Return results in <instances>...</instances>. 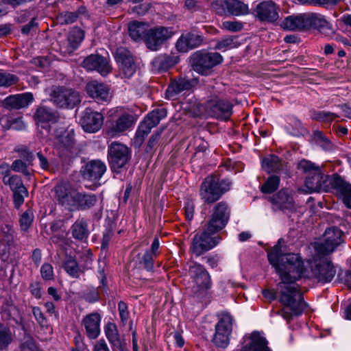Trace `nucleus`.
I'll list each match as a JSON object with an SVG mask.
<instances>
[{
    "instance_id": "f257e3e1",
    "label": "nucleus",
    "mask_w": 351,
    "mask_h": 351,
    "mask_svg": "<svg viewBox=\"0 0 351 351\" xmlns=\"http://www.w3.org/2000/svg\"><path fill=\"white\" fill-rule=\"evenodd\" d=\"M267 250L269 263L275 268L281 281L277 285L279 301L284 306L280 313L288 322L293 315H300L306 308L301 290L295 282L302 278L299 269L298 258L294 253L283 254L281 243Z\"/></svg>"
},
{
    "instance_id": "f03ea898",
    "label": "nucleus",
    "mask_w": 351,
    "mask_h": 351,
    "mask_svg": "<svg viewBox=\"0 0 351 351\" xmlns=\"http://www.w3.org/2000/svg\"><path fill=\"white\" fill-rule=\"evenodd\" d=\"M298 256L300 263L299 269L302 273V278H314L322 283L330 282L336 274V270L332 262L322 254H317L313 259L307 262V267L304 266L301 256Z\"/></svg>"
},
{
    "instance_id": "7ed1b4c3",
    "label": "nucleus",
    "mask_w": 351,
    "mask_h": 351,
    "mask_svg": "<svg viewBox=\"0 0 351 351\" xmlns=\"http://www.w3.org/2000/svg\"><path fill=\"white\" fill-rule=\"evenodd\" d=\"M298 169L307 174L305 185L309 193L327 191L330 189V178L322 168L310 160L303 159L298 162Z\"/></svg>"
},
{
    "instance_id": "20e7f679",
    "label": "nucleus",
    "mask_w": 351,
    "mask_h": 351,
    "mask_svg": "<svg viewBox=\"0 0 351 351\" xmlns=\"http://www.w3.org/2000/svg\"><path fill=\"white\" fill-rule=\"evenodd\" d=\"M232 182L229 179H219L215 176L206 177L201 184L199 195L206 204H213L218 201L228 191Z\"/></svg>"
},
{
    "instance_id": "39448f33",
    "label": "nucleus",
    "mask_w": 351,
    "mask_h": 351,
    "mask_svg": "<svg viewBox=\"0 0 351 351\" xmlns=\"http://www.w3.org/2000/svg\"><path fill=\"white\" fill-rule=\"evenodd\" d=\"M187 274L189 277L190 289L194 296L199 298L210 288L211 281L208 272L203 265L192 262L189 265Z\"/></svg>"
},
{
    "instance_id": "423d86ee",
    "label": "nucleus",
    "mask_w": 351,
    "mask_h": 351,
    "mask_svg": "<svg viewBox=\"0 0 351 351\" xmlns=\"http://www.w3.org/2000/svg\"><path fill=\"white\" fill-rule=\"evenodd\" d=\"M114 115L111 114L112 118L107 123L105 134L110 138H114L123 135L134 124L132 114L126 112L121 108L113 110Z\"/></svg>"
},
{
    "instance_id": "0eeeda50",
    "label": "nucleus",
    "mask_w": 351,
    "mask_h": 351,
    "mask_svg": "<svg viewBox=\"0 0 351 351\" xmlns=\"http://www.w3.org/2000/svg\"><path fill=\"white\" fill-rule=\"evenodd\" d=\"M230 210L226 202L217 203L210 210L206 228L210 233H217L226 227L230 218Z\"/></svg>"
},
{
    "instance_id": "6e6552de",
    "label": "nucleus",
    "mask_w": 351,
    "mask_h": 351,
    "mask_svg": "<svg viewBox=\"0 0 351 351\" xmlns=\"http://www.w3.org/2000/svg\"><path fill=\"white\" fill-rule=\"evenodd\" d=\"M222 60V56L217 52L197 51L193 56L192 65L195 71L202 75H207L210 73L211 69L220 64Z\"/></svg>"
},
{
    "instance_id": "1a4fd4ad",
    "label": "nucleus",
    "mask_w": 351,
    "mask_h": 351,
    "mask_svg": "<svg viewBox=\"0 0 351 351\" xmlns=\"http://www.w3.org/2000/svg\"><path fill=\"white\" fill-rule=\"evenodd\" d=\"M342 234L343 232L337 227L332 226L327 228L324 234L323 240L315 243L316 252L322 255L332 253L343 242Z\"/></svg>"
},
{
    "instance_id": "9d476101",
    "label": "nucleus",
    "mask_w": 351,
    "mask_h": 351,
    "mask_svg": "<svg viewBox=\"0 0 351 351\" xmlns=\"http://www.w3.org/2000/svg\"><path fill=\"white\" fill-rule=\"evenodd\" d=\"M51 101L60 108H72L80 102L77 92L62 86L55 87L50 93Z\"/></svg>"
},
{
    "instance_id": "9b49d317",
    "label": "nucleus",
    "mask_w": 351,
    "mask_h": 351,
    "mask_svg": "<svg viewBox=\"0 0 351 351\" xmlns=\"http://www.w3.org/2000/svg\"><path fill=\"white\" fill-rule=\"evenodd\" d=\"M212 7L219 15L239 16L250 13L248 5L239 0H216L212 3Z\"/></svg>"
},
{
    "instance_id": "f8f14e48",
    "label": "nucleus",
    "mask_w": 351,
    "mask_h": 351,
    "mask_svg": "<svg viewBox=\"0 0 351 351\" xmlns=\"http://www.w3.org/2000/svg\"><path fill=\"white\" fill-rule=\"evenodd\" d=\"M233 318L229 313H223L215 326V333L213 341L219 348H226L229 344L230 335L232 330Z\"/></svg>"
},
{
    "instance_id": "ddd939ff",
    "label": "nucleus",
    "mask_w": 351,
    "mask_h": 351,
    "mask_svg": "<svg viewBox=\"0 0 351 351\" xmlns=\"http://www.w3.org/2000/svg\"><path fill=\"white\" fill-rule=\"evenodd\" d=\"M213 234L215 233H210L207 228L195 234L191 250L197 256L211 250L219 243L220 238L218 236L213 237Z\"/></svg>"
},
{
    "instance_id": "4468645a",
    "label": "nucleus",
    "mask_w": 351,
    "mask_h": 351,
    "mask_svg": "<svg viewBox=\"0 0 351 351\" xmlns=\"http://www.w3.org/2000/svg\"><path fill=\"white\" fill-rule=\"evenodd\" d=\"M173 34L171 27H158L149 29L145 36V45L152 51H157Z\"/></svg>"
},
{
    "instance_id": "2eb2a0df",
    "label": "nucleus",
    "mask_w": 351,
    "mask_h": 351,
    "mask_svg": "<svg viewBox=\"0 0 351 351\" xmlns=\"http://www.w3.org/2000/svg\"><path fill=\"white\" fill-rule=\"evenodd\" d=\"M208 113L217 119L228 120L232 113V105L227 100L218 97L210 99L206 103Z\"/></svg>"
},
{
    "instance_id": "dca6fc26",
    "label": "nucleus",
    "mask_w": 351,
    "mask_h": 351,
    "mask_svg": "<svg viewBox=\"0 0 351 351\" xmlns=\"http://www.w3.org/2000/svg\"><path fill=\"white\" fill-rule=\"evenodd\" d=\"M108 154L112 168L119 169L124 167L130 158L129 148L120 143L113 142L108 147Z\"/></svg>"
},
{
    "instance_id": "f3484780",
    "label": "nucleus",
    "mask_w": 351,
    "mask_h": 351,
    "mask_svg": "<svg viewBox=\"0 0 351 351\" xmlns=\"http://www.w3.org/2000/svg\"><path fill=\"white\" fill-rule=\"evenodd\" d=\"M55 193L60 204L70 210H75L78 191L69 184H60L55 187Z\"/></svg>"
},
{
    "instance_id": "a211bd4d",
    "label": "nucleus",
    "mask_w": 351,
    "mask_h": 351,
    "mask_svg": "<svg viewBox=\"0 0 351 351\" xmlns=\"http://www.w3.org/2000/svg\"><path fill=\"white\" fill-rule=\"evenodd\" d=\"M34 119L38 127L46 130L47 136L50 132L51 125L58 121L59 115L51 108L40 106L36 109Z\"/></svg>"
},
{
    "instance_id": "6ab92c4d",
    "label": "nucleus",
    "mask_w": 351,
    "mask_h": 351,
    "mask_svg": "<svg viewBox=\"0 0 351 351\" xmlns=\"http://www.w3.org/2000/svg\"><path fill=\"white\" fill-rule=\"evenodd\" d=\"M3 181L5 184L9 185L13 192L14 203L15 206L19 208L23 204L25 197L28 195L27 189L24 186L21 178L16 175L5 176Z\"/></svg>"
},
{
    "instance_id": "aec40b11",
    "label": "nucleus",
    "mask_w": 351,
    "mask_h": 351,
    "mask_svg": "<svg viewBox=\"0 0 351 351\" xmlns=\"http://www.w3.org/2000/svg\"><path fill=\"white\" fill-rule=\"evenodd\" d=\"M82 66L88 71H97L103 76L112 71L109 59L99 54L87 56L82 62Z\"/></svg>"
},
{
    "instance_id": "412c9836",
    "label": "nucleus",
    "mask_w": 351,
    "mask_h": 351,
    "mask_svg": "<svg viewBox=\"0 0 351 351\" xmlns=\"http://www.w3.org/2000/svg\"><path fill=\"white\" fill-rule=\"evenodd\" d=\"M115 59L119 69L125 77L130 78L136 72V65L130 52L124 47H119L116 51Z\"/></svg>"
},
{
    "instance_id": "4be33fe9",
    "label": "nucleus",
    "mask_w": 351,
    "mask_h": 351,
    "mask_svg": "<svg viewBox=\"0 0 351 351\" xmlns=\"http://www.w3.org/2000/svg\"><path fill=\"white\" fill-rule=\"evenodd\" d=\"M104 117L101 113L86 108L82 113L80 123L86 132L95 133L100 130L103 125Z\"/></svg>"
},
{
    "instance_id": "5701e85b",
    "label": "nucleus",
    "mask_w": 351,
    "mask_h": 351,
    "mask_svg": "<svg viewBox=\"0 0 351 351\" xmlns=\"http://www.w3.org/2000/svg\"><path fill=\"white\" fill-rule=\"evenodd\" d=\"M253 13L261 21L274 22L279 16L278 8L272 1H265L258 3Z\"/></svg>"
},
{
    "instance_id": "b1692460",
    "label": "nucleus",
    "mask_w": 351,
    "mask_h": 351,
    "mask_svg": "<svg viewBox=\"0 0 351 351\" xmlns=\"http://www.w3.org/2000/svg\"><path fill=\"white\" fill-rule=\"evenodd\" d=\"M106 171L104 162L99 160H91L86 163L82 170L84 179L97 183Z\"/></svg>"
},
{
    "instance_id": "393cba45",
    "label": "nucleus",
    "mask_w": 351,
    "mask_h": 351,
    "mask_svg": "<svg viewBox=\"0 0 351 351\" xmlns=\"http://www.w3.org/2000/svg\"><path fill=\"white\" fill-rule=\"evenodd\" d=\"M86 91L90 97L99 102L108 101L111 98L108 86L96 80L87 83Z\"/></svg>"
},
{
    "instance_id": "a878e982",
    "label": "nucleus",
    "mask_w": 351,
    "mask_h": 351,
    "mask_svg": "<svg viewBox=\"0 0 351 351\" xmlns=\"http://www.w3.org/2000/svg\"><path fill=\"white\" fill-rule=\"evenodd\" d=\"M308 13L289 16L281 23V27L283 29L291 31L308 29Z\"/></svg>"
},
{
    "instance_id": "bb28decb",
    "label": "nucleus",
    "mask_w": 351,
    "mask_h": 351,
    "mask_svg": "<svg viewBox=\"0 0 351 351\" xmlns=\"http://www.w3.org/2000/svg\"><path fill=\"white\" fill-rule=\"evenodd\" d=\"M101 321V316L98 313H92L84 317L82 324L89 339H95L99 335Z\"/></svg>"
},
{
    "instance_id": "cd10ccee",
    "label": "nucleus",
    "mask_w": 351,
    "mask_h": 351,
    "mask_svg": "<svg viewBox=\"0 0 351 351\" xmlns=\"http://www.w3.org/2000/svg\"><path fill=\"white\" fill-rule=\"evenodd\" d=\"M332 188L343 198V203L348 208H351V184L345 182L339 176L334 175L330 180Z\"/></svg>"
},
{
    "instance_id": "c85d7f7f",
    "label": "nucleus",
    "mask_w": 351,
    "mask_h": 351,
    "mask_svg": "<svg viewBox=\"0 0 351 351\" xmlns=\"http://www.w3.org/2000/svg\"><path fill=\"white\" fill-rule=\"evenodd\" d=\"M202 42V36L195 33H187L181 36L178 40L176 47L180 52H187L189 50L201 45Z\"/></svg>"
},
{
    "instance_id": "c756f323",
    "label": "nucleus",
    "mask_w": 351,
    "mask_h": 351,
    "mask_svg": "<svg viewBox=\"0 0 351 351\" xmlns=\"http://www.w3.org/2000/svg\"><path fill=\"white\" fill-rule=\"evenodd\" d=\"M274 209L291 210L293 208V199L288 189H282L271 198Z\"/></svg>"
},
{
    "instance_id": "7c9ffc66",
    "label": "nucleus",
    "mask_w": 351,
    "mask_h": 351,
    "mask_svg": "<svg viewBox=\"0 0 351 351\" xmlns=\"http://www.w3.org/2000/svg\"><path fill=\"white\" fill-rule=\"evenodd\" d=\"M179 60L175 54H160L154 59L152 64L157 71H165L174 66Z\"/></svg>"
},
{
    "instance_id": "2f4dec72",
    "label": "nucleus",
    "mask_w": 351,
    "mask_h": 351,
    "mask_svg": "<svg viewBox=\"0 0 351 351\" xmlns=\"http://www.w3.org/2000/svg\"><path fill=\"white\" fill-rule=\"evenodd\" d=\"M32 101L31 93H23L8 97L5 99V105L7 108L20 109L27 107Z\"/></svg>"
},
{
    "instance_id": "473e14b6",
    "label": "nucleus",
    "mask_w": 351,
    "mask_h": 351,
    "mask_svg": "<svg viewBox=\"0 0 351 351\" xmlns=\"http://www.w3.org/2000/svg\"><path fill=\"white\" fill-rule=\"evenodd\" d=\"M308 29H317L322 34H327L332 31L330 23L322 14L317 13H308Z\"/></svg>"
},
{
    "instance_id": "72a5a7b5",
    "label": "nucleus",
    "mask_w": 351,
    "mask_h": 351,
    "mask_svg": "<svg viewBox=\"0 0 351 351\" xmlns=\"http://www.w3.org/2000/svg\"><path fill=\"white\" fill-rule=\"evenodd\" d=\"M196 84L195 80L186 78H180L173 81L169 85L166 93L169 97L176 95L182 91L190 90Z\"/></svg>"
},
{
    "instance_id": "f704fd0d",
    "label": "nucleus",
    "mask_w": 351,
    "mask_h": 351,
    "mask_svg": "<svg viewBox=\"0 0 351 351\" xmlns=\"http://www.w3.org/2000/svg\"><path fill=\"white\" fill-rule=\"evenodd\" d=\"M84 38V33L81 29L77 27L72 29L68 36V45L64 49L62 48V51L69 54L73 53L79 47Z\"/></svg>"
},
{
    "instance_id": "c9c22d12",
    "label": "nucleus",
    "mask_w": 351,
    "mask_h": 351,
    "mask_svg": "<svg viewBox=\"0 0 351 351\" xmlns=\"http://www.w3.org/2000/svg\"><path fill=\"white\" fill-rule=\"evenodd\" d=\"M104 331L108 341L113 348L114 351H123V346L119 338L117 326L114 323L109 322L106 325Z\"/></svg>"
},
{
    "instance_id": "e433bc0d",
    "label": "nucleus",
    "mask_w": 351,
    "mask_h": 351,
    "mask_svg": "<svg viewBox=\"0 0 351 351\" xmlns=\"http://www.w3.org/2000/svg\"><path fill=\"white\" fill-rule=\"evenodd\" d=\"M149 25L145 22L132 21L129 23L128 30L130 37L134 40H140L144 39L147 32Z\"/></svg>"
},
{
    "instance_id": "4c0bfd02",
    "label": "nucleus",
    "mask_w": 351,
    "mask_h": 351,
    "mask_svg": "<svg viewBox=\"0 0 351 351\" xmlns=\"http://www.w3.org/2000/svg\"><path fill=\"white\" fill-rule=\"evenodd\" d=\"M75 210H85L93 207L97 202L95 194L78 192Z\"/></svg>"
},
{
    "instance_id": "58836bf2",
    "label": "nucleus",
    "mask_w": 351,
    "mask_h": 351,
    "mask_svg": "<svg viewBox=\"0 0 351 351\" xmlns=\"http://www.w3.org/2000/svg\"><path fill=\"white\" fill-rule=\"evenodd\" d=\"M263 169L268 173L278 172L282 169L280 159L276 155H268L261 160Z\"/></svg>"
},
{
    "instance_id": "ea45409f",
    "label": "nucleus",
    "mask_w": 351,
    "mask_h": 351,
    "mask_svg": "<svg viewBox=\"0 0 351 351\" xmlns=\"http://www.w3.org/2000/svg\"><path fill=\"white\" fill-rule=\"evenodd\" d=\"M71 233L74 239L80 241L86 239L88 236V224L83 219L76 220L71 226Z\"/></svg>"
},
{
    "instance_id": "a19ab883",
    "label": "nucleus",
    "mask_w": 351,
    "mask_h": 351,
    "mask_svg": "<svg viewBox=\"0 0 351 351\" xmlns=\"http://www.w3.org/2000/svg\"><path fill=\"white\" fill-rule=\"evenodd\" d=\"M63 268L72 278H77L84 269L78 265L76 260L72 256H68L63 263Z\"/></svg>"
},
{
    "instance_id": "79ce46f5",
    "label": "nucleus",
    "mask_w": 351,
    "mask_h": 351,
    "mask_svg": "<svg viewBox=\"0 0 351 351\" xmlns=\"http://www.w3.org/2000/svg\"><path fill=\"white\" fill-rule=\"evenodd\" d=\"M167 115V112L165 108H157L147 114L143 120L153 128L156 127L162 119H165Z\"/></svg>"
},
{
    "instance_id": "37998d69",
    "label": "nucleus",
    "mask_w": 351,
    "mask_h": 351,
    "mask_svg": "<svg viewBox=\"0 0 351 351\" xmlns=\"http://www.w3.org/2000/svg\"><path fill=\"white\" fill-rule=\"evenodd\" d=\"M239 45V43L238 42L237 37L229 36L217 40L216 41L215 49L226 51L227 50L237 47Z\"/></svg>"
},
{
    "instance_id": "c03bdc74",
    "label": "nucleus",
    "mask_w": 351,
    "mask_h": 351,
    "mask_svg": "<svg viewBox=\"0 0 351 351\" xmlns=\"http://www.w3.org/2000/svg\"><path fill=\"white\" fill-rule=\"evenodd\" d=\"M14 241V231L9 224H4L0 228V243L10 245Z\"/></svg>"
},
{
    "instance_id": "a18cd8bd",
    "label": "nucleus",
    "mask_w": 351,
    "mask_h": 351,
    "mask_svg": "<svg viewBox=\"0 0 351 351\" xmlns=\"http://www.w3.org/2000/svg\"><path fill=\"white\" fill-rule=\"evenodd\" d=\"M13 337L10 329L0 324V350H5L12 341Z\"/></svg>"
},
{
    "instance_id": "49530a36",
    "label": "nucleus",
    "mask_w": 351,
    "mask_h": 351,
    "mask_svg": "<svg viewBox=\"0 0 351 351\" xmlns=\"http://www.w3.org/2000/svg\"><path fill=\"white\" fill-rule=\"evenodd\" d=\"M280 178L277 176H271L261 186V191L263 193H271L275 191L280 185Z\"/></svg>"
},
{
    "instance_id": "de8ad7c7",
    "label": "nucleus",
    "mask_w": 351,
    "mask_h": 351,
    "mask_svg": "<svg viewBox=\"0 0 351 351\" xmlns=\"http://www.w3.org/2000/svg\"><path fill=\"white\" fill-rule=\"evenodd\" d=\"M336 117H339L336 113L326 111H316L312 115L313 119L328 123H331Z\"/></svg>"
},
{
    "instance_id": "09e8293b",
    "label": "nucleus",
    "mask_w": 351,
    "mask_h": 351,
    "mask_svg": "<svg viewBox=\"0 0 351 351\" xmlns=\"http://www.w3.org/2000/svg\"><path fill=\"white\" fill-rule=\"evenodd\" d=\"M34 219L33 211L30 209L23 213L20 218V225L23 231H27L32 225Z\"/></svg>"
},
{
    "instance_id": "8fccbe9b",
    "label": "nucleus",
    "mask_w": 351,
    "mask_h": 351,
    "mask_svg": "<svg viewBox=\"0 0 351 351\" xmlns=\"http://www.w3.org/2000/svg\"><path fill=\"white\" fill-rule=\"evenodd\" d=\"M19 78L11 73L0 72V87H8L18 82Z\"/></svg>"
},
{
    "instance_id": "3c124183",
    "label": "nucleus",
    "mask_w": 351,
    "mask_h": 351,
    "mask_svg": "<svg viewBox=\"0 0 351 351\" xmlns=\"http://www.w3.org/2000/svg\"><path fill=\"white\" fill-rule=\"evenodd\" d=\"M152 252L147 251L143 254L140 261V265L147 271H152L154 269V258Z\"/></svg>"
},
{
    "instance_id": "603ef678",
    "label": "nucleus",
    "mask_w": 351,
    "mask_h": 351,
    "mask_svg": "<svg viewBox=\"0 0 351 351\" xmlns=\"http://www.w3.org/2000/svg\"><path fill=\"white\" fill-rule=\"evenodd\" d=\"M314 139L317 144L322 147L324 150L332 149L331 143L319 132L316 131L314 134Z\"/></svg>"
},
{
    "instance_id": "864d4df0",
    "label": "nucleus",
    "mask_w": 351,
    "mask_h": 351,
    "mask_svg": "<svg viewBox=\"0 0 351 351\" xmlns=\"http://www.w3.org/2000/svg\"><path fill=\"white\" fill-rule=\"evenodd\" d=\"M74 132L73 130L66 131L63 135L60 136V141L67 149H71L74 144Z\"/></svg>"
},
{
    "instance_id": "5fc2aeb1",
    "label": "nucleus",
    "mask_w": 351,
    "mask_h": 351,
    "mask_svg": "<svg viewBox=\"0 0 351 351\" xmlns=\"http://www.w3.org/2000/svg\"><path fill=\"white\" fill-rule=\"evenodd\" d=\"M162 129H158L150 137L146 147L147 152H152L158 145V141L162 132Z\"/></svg>"
},
{
    "instance_id": "6e6d98bb",
    "label": "nucleus",
    "mask_w": 351,
    "mask_h": 351,
    "mask_svg": "<svg viewBox=\"0 0 351 351\" xmlns=\"http://www.w3.org/2000/svg\"><path fill=\"white\" fill-rule=\"evenodd\" d=\"M222 29L230 32H239L243 27L242 23L237 21H223L221 25Z\"/></svg>"
},
{
    "instance_id": "4d7b16f0",
    "label": "nucleus",
    "mask_w": 351,
    "mask_h": 351,
    "mask_svg": "<svg viewBox=\"0 0 351 351\" xmlns=\"http://www.w3.org/2000/svg\"><path fill=\"white\" fill-rule=\"evenodd\" d=\"M77 14L75 12H64L58 16V22L61 24H70L77 20Z\"/></svg>"
},
{
    "instance_id": "13d9d810",
    "label": "nucleus",
    "mask_w": 351,
    "mask_h": 351,
    "mask_svg": "<svg viewBox=\"0 0 351 351\" xmlns=\"http://www.w3.org/2000/svg\"><path fill=\"white\" fill-rule=\"evenodd\" d=\"M11 169L14 171L21 172L25 176L30 174L26 163L21 160H14L12 164Z\"/></svg>"
},
{
    "instance_id": "bf43d9fd",
    "label": "nucleus",
    "mask_w": 351,
    "mask_h": 351,
    "mask_svg": "<svg viewBox=\"0 0 351 351\" xmlns=\"http://www.w3.org/2000/svg\"><path fill=\"white\" fill-rule=\"evenodd\" d=\"M42 278L45 280H51L53 278V269L51 265L44 263L40 268Z\"/></svg>"
},
{
    "instance_id": "052dcab7",
    "label": "nucleus",
    "mask_w": 351,
    "mask_h": 351,
    "mask_svg": "<svg viewBox=\"0 0 351 351\" xmlns=\"http://www.w3.org/2000/svg\"><path fill=\"white\" fill-rule=\"evenodd\" d=\"M118 310L121 322L125 324L128 319L129 312L128 311V306L126 303L120 301L118 304Z\"/></svg>"
},
{
    "instance_id": "680f3d73",
    "label": "nucleus",
    "mask_w": 351,
    "mask_h": 351,
    "mask_svg": "<svg viewBox=\"0 0 351 351\" xmlns=\"http://www.w3.org/2000/svg\"><path fill=\"white\" fill-rule=\"evenodd\" d=\"M99 298V291L94 287L90 288L84 294V299L90 303L98 301Z\"/></svg>"
},
{
    "instance_id": "e2e57ef3",
    "label": "nucleus",
    "mask_w": 351,
    "mask_h": 351,
    "mask_svg": "<svg viewBox=\"0 0 351 351\" xmlns=\"http://www.w3.org/2000/svg\"><path fill=\"white\" fill-rule=\"evenodd\" d=\"M106 263L104 261H99L98 278L100 279L101 284L105 287L107 285V280L105 275Z\"/></svg>"
},
{
    "instance_id": "0e129e2a",
    "label": "nucleus",
    "mask_w": 351,
    "mask_h": 351,
    "mask_svg": "<svg viewBox=\"0 0 351 351\" xmlns=\"http://www.w3.org/2000/svg\"><path fill=\"white\" fill-rule=\"evenodd\" d=\"M185 216L188 221H191L194 215V205L191 202H187L184 206Z\"/></svg>"
},
{
    "instance_id": "69168bd1",
    "label": "nucleus",
    "mask_w": 351,
    "mask_h": 351,
    "mask_svg": "<svg viewBox=\"0 0 351 351\" xmlns=\"http://www.w3.org/2000/svg\"><path fill=\"white\" fill-rule=\"evenodd\" d=\"M147 135L146 132H143L139 130V128H137L134 137V143L138 146L141 145Z\"/></svg>"
},
{
    "instance_id": "338daca9",
    "label": "nucleus",
    "mask_w": 351,
    "mask_h": 351,
    "mask_svg": "<svg viewBox=\"0 0 351 351\" xmlns=\"http://www.w3.org/2000/svg\"><path fill=\"white\" fill-rule=\"evenodd\" d=\"M21 351H38V349L34 342L32 339H29L22 344Z\"/></svg>"
},
{
    "instance_id": "774afa93",
    "label": "nucleus",
    "mask_w": 351,
    "mask_h": 351,
    "mask_svg": "<svg viewBox=\"0 0 351 351\" xmlns=\"http://www.w3.org/2000/svg\"><path fill=\"white\" fill-rule=\"evenodd\" d=\"M93 351H110V349L105 340L100 339L94 345Z\"/></svg>"
}]
</instances>
